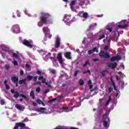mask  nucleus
Listing matches in <instances>:
<instances>
[{
	"label": "nucleus",
	"instance_id": "c03bdc74",
	"mask_svg": "<svg viewBox=\"0 0 129 129\" xmlns=\"http://www.w3.org/2000/svg\"><path fill=\"white\" fill-rule=\"evenodd\" d=\"M19 126H20V125H19V123L16 124L14 129H19Z\"/></svg>",
	"mask_w": 129,
	"mask_h": 129
},
{
	"label": "nucleus",
	"instance_id": "2eb2a0df",
	"mask_svg": "<svg viewBox=\"0 0 129 129\" xmlns=\"http://www.w3.org/2000/svg\"><path fill=\"white\" fill-rule=\"evenodd\" d=\"M76 5V0L73 1L71 2L70 4V8L72 11H73V6H75Z\"/></svg>",
	"mask_w": 129,
	"mask_h": 129
},
{
	"label": "nucleus",
	"instance_id": "ea45409f",
	"mask_svg": "<svg viewBox=\"0 0 129 129\" xmlns=\"http://www.w3.org/2000/svg\"><path fill=\"white\" fill-rule=\"evenodd\" d=\"M93 52H96L97 53H98V50L97 49V47H95L93 49Z\"/></svg>",
	"mask_w": 129,
	"mask_h": 129
},
{
	"label": "nucleus",
	"instance_id": "f8f14e48",
	"mask_svg": "<svg viewBox=\"0 0 129 129\" xmlns=\"http://www.w3.org/2000/svg\"><path fill=\"white\" fill-rule=\"evenodd\" d=\"M103 120L105 121H109V117H108V113L106 112L103 115Z\"/></svg>",
	"mask_w": 129,
	"mask_h": 129
},
{
	"label": "nucleus",
	"instance_id": "aec40b11",
	"mask_svg": "<svg viewBox=\"0 0 129 129\" xmlns=\"http://www.w3.org/2000/svg\"><path fill=\"white\" fill-rule=\"evenodd\" d=\"M108 122H109V121L103 120V125H104V127H108Z\"/></svg>",
	"mask_w": 129,
	"mask_h": 129
},
{
	"label": "nucleus",
	"instance_id": "09e8293b",
	"mask_svg": "<svg viewBox=\"0 0 129 129\" xmlns=\"http://www.w3.org/2000/svg\"><path fill=\"white\" fill-rule=\"evenodd\" d=\"M88 53L89 55H91V54H92V53H93V50H88Z\"/></svg>",
	"mask_w": 129,
	"mask_h": 129
},
{
	"label": "nucleus",
	"instance_id": "b1692460",
	"mask_svg": "<svg viewBox=\"0 0 129 129\" xmlns=\"http://www.w3.org/2000/svg\"><path fill=\"white\" fill-rule=\"evenodd\" d=\"M34 77L33 76L28 75L26 79V80H28L29 81H31V80H33Z\"/></svg>",
	"mask_w": 129,
	"mask_h": 129
},
{
	"label": "nucleus",
	"instance_id": "680f3d73",
	"mask_svg": "<svg viewBox=\"0 0 129 129\" xmlns=\"http://www.w3.org/2000/svg\"><path fill=\"white\" fill-rule=\"evenodd\" d=\"M104 50H108V46L106 45L104 48Z\"/></svg>",
	"mask_w": 129,
	"mask_h": 129
},
{
	"label": "nucleus",
	"instance_id": "3c124183",
	"mask_svg": "<svg viewBox=\"0 0 129 129\" xmlns=\"http://www.w3.org/2000/svg\"><path fill=\"white\" fill-rule=\"evenodd\" d=\"M37 79H38V77L35 76L34 77H33V81H34V82H36Z\"/></svg>",
	"mask_w": 129,
	"mask_h": 129
},
{
	"label": "nucleus",
	"instance_id": "1a4fd4ad",
	"mask_svg": "<svg viewBox=\"0 0 129 129\" xmlns=\"http://www.w3.org/2000/svg\"><path fill=\"white\" fill-rule=\"evenodd\" d=\"M13 29L14 33H20V31L21 29L20 28V26L18 25H15L13 26Z\"/></svg>",
	"mask_w": 129,
	"mask_h": 129
},
{
	"label": "nucleus",
	"instance_id": "f3484780",
	"mask_svg": "<svg viewBox=\"0 0 129 129\" xmlns=\"http://www.w3.org/2000/svg\"><path fill=\"white\" fill-rule=\"evenodd\" d=\"M45 110H46V108L41 107L36 109V111H38V112H44Z\"/></svg>",
	"mask_w": 129,
	"mask_h": 129
},
{
	"label": "nucleus",
	"instance_id": "864d4df0",
	"mask_svg": "<svg viewBox=\"0 0 129 129\" xmlns=\"http://www.w3.org/2000/svg\"><path fill=\"white\" fill-rule=\"evenodd\" d=\"M92 61H93L94 62L99 61V58H94L93 59Z\"/></svg>",
	"mask_w": 129,
	"mask_h": 129
},
{
	"label": "nucleus",
	"instance_id": "e433bc0d",
	"mask_svg": "<svg viewBox=\"0 0 129 129\" xmlns=\"http://www.w3.org/2000/svg\"><path fill=\"white\" fill-rule=\"evenodd\" d=\"M104 38H105V35L103 34L99 37V40H101V39H104Z\"/></svg>",
	"mask_w": 129,
	"mask_h": 129
},
{
	"label": "nucleus",
	"instance_id": "c9c22d12",
	"mask_svg": "<svg viewBox=\"0 0 129 129\" xmlns=\"http://www.w3.org/2000/svg\"><path fill=\"white\" fill-rule=\"evenodd\" d=\"M79 73V70H77L75 72L74 76L76 77L77 76V74H78V73Z\"/></svg>",
	"mask_w": 129,
	"mask_h": 129
},
{
	"label": "nucleus",
	"instance_id": "bf43d9fd",
	"mask_svg": "<svg viewBox=\"0 0 129 129\" xmlns=\"http://www.w3.org/2000/svg\"><path fill=\"white\" fill-rule=\"evenodd\" d=\"M55 70H51V73H52V74H55Z\"/></svg>",
	"mask_w": 129,
	"mask_h": 129
},
{
	"label": "nucleus",
	"instance_id": "13d9d810",
	"mask_svg": "<svg viewBox=\"0 0 129 129\" xmlns=\"http://www.w3.org/2000/svg\"><path fill=\"white\" fill-rule=\"evenodd\" d=\"M48 92H50V90L49 89H47L44 91V93L46 94L48 93Z\"/></svg>",
	"mask_w": 129,
	"mask_h": 129
},
{
	"label": "nucleus",
	"instance_id": "7c9ffc66",
	"mask_svg": "<svg viewBox=\"0 0 129 129\" xmlns=\"http://www.w3.org/2000/svg\"><path fill=\"white\" fill-rule=\"evenodd\" d=\"M104 51H101L99 53V56L100 57H104Z\"/></svg>",
	"mask_w": 129,
	"mask_h": 129
},
{
	"label": "nucleus",
	"instance_id": "69168bd1",
	"mask_svg": "<svg viewBox=\"0 0 129 129\" xmlns=\"http://www.w3.org/2000/svg\"><path fill=\"white\" fill-rule=\"evenodd\" d=\"M20 74L21 75H24V71H20Z\"/></svg>",
	"mask_w": 129,
	"mask_h": 129
},
{
	"label": "nucleus",
	"instance_id": "a211bd4d",
	"mask_svg": "<svg viewBox=\"0 0 129 129\" xmlns=\"http://www.w3.org/2000/svg\"><path fill=\"white\" fill-rule=\"evenodd\" d=\"M112 99L111 96H109L108 99L106 102L105 106H107V105H109V103H110V101Z\"/></svg>",
	"mask_w": 129,
	"mask_h": 129
},
{
	"label": "nucleus",
	"instance_id": "79ce46f5",
	"mask_svg": "<svg viewBox=\"0 0 129 129\" xmlns=\"http://www.w3.org/2000/svg\"><path fill=\"white\" fill-rule=\"evenodd\" d=\"M43 101H42V100H40V99H37V100H36V102H37V103H38L39 104H41V103H42V102Z\"/></svg>",
	"mask_w": 129,
	"mask_h": 129
},
{
	"label": "nucleus",
	"instance_id": "2f4dec72",
	"mask_svg": "<svg viewBox=\"0 0 129 129\" xmlns=\"http://www.w3.org/2000/svg\"><path fill=\"white\" fill-rule=\"evenodd\" d=\"M18 124L19 125V126H21V127H25V126H26V124H25V123H18Z\"/></svg>",
	"mask_w": 129,
	"mask_h": 129
},
{
	"label": "nucleus",
	"instance_id": "9d476101",
	"mask_svg": "<svg viewBox=\"0 0 129 129\" xmlns=\"http://www.w3.org/2000/svg\"><path fill=\"white\" fill-rule=\"evenodd\" d=\"M11 93H15V94L13 96V97H14V98H18L19 97V96H20V94L19 93V92H15V90L14 89H12L11 90Z\"/></svg>",
	"mask_w": 129,
	"mask_h": 129
},
{
	"label": "nucleus",
	"instance_id": "0e129e2a",
	"mask_svg": "<svg viewBox=\"0 0 129 129\" xmlns=\"http://www.w3.org/2000/svg\"><path fill=\"white\" fill-rule=\"evenodd\" d=\"M33 106H34V107L37 106V103H36V102H33Z\"/></svg>",
	"mask_w": 129,
	"mask_h": 129
},
{
	"label": "nucleus",
	"instance_id": "58836bf2",
	"mask_svg": "<svg viewBox=\"0 0 129 129\" xmlns=\"http://www.w3.org/2000/svg\"><path fill=\"white\" fill-rule=\"evenodd\" d=\"M112 90H113V89L111 88V87L108 88V91L109 93H111V92H112Z\"/></svg>",
	"mask_w": 129,
	"mask_h": 129
},
{
	"label": "nucleus",
	"instance_id": "37998d69",
	"mask_svg": "<svg viewBox=\"0 0 129 129\" xmlns=\"http://www.w3.org/2000/svg\"><path fill=\"white\" fill-rule=\"evenodd\" d=\"M20 96H22L23 98H24L25 99H27V96L24 95L23 94H20Z\"/></svg>",
	"mask_w": 129,
	"mask_h": 129
},
{
	"label": "nucleus",
	"instance_id": "8fccbe9b",
	"mask_svg": "<svg viewBox=\"0 0 129 129\" xmlns=\"http://www.w3.org/2000/svg\"><path fill=\"white\" fill-rule=\"evenodd\" d=\"M107 30L108 31H109V32H112V28H111V27L107 28Z\"/></svg>",
	"mask_w": 129,
	"mask_h": 129
},
{
	"label": "nucleus",
	"instance_id": "a878e982",
	"mask_svg": "<svg viewBox=\"0 0 129 129\" xmlns=\"http://www.w3.org/2000/svg\"><path fill=\"white\" fill-rule=\"evenodd\" d=\"M15 107L19 110H22L23 109V108L22 107V106H20V105H19L18 104H16L15 105Z\"/></svg>",
	"mask_w": 129,
	"mask_h": 129
},
{
	"label": "nucleus",
	"instance_id": "9b49d317",
	"mask_svg": "<svg viewBox=\"0 0 129 129\" xmlns=\"http://www.w3.org/2000/svg\"><path fill=\"white\" fill-rule=\"evenodd\" d=\"M119 60H121V56L120 55H117L116 56H113L111 58V61H116L118 60L119 61Z\"/></svg>",
	"mask_w": 129,
	"mask_h": 129
},
{
	"label": "nucleus",
	"instance_id": "ddd939ff",
	"mask_svg": "<svg viewBox=\"0 0 129 129\" xmlns=\"http://www.w3.org/2000/svg\"><path fill=\"white\" fill-rule=\"evenodd\" d=\"M110 81H111V82L112 83V85H113V87L114 88V90L116 91V90H117L116 86H115V83L114 82V81H113V79H112V77H111Z\"/></svg>",
	"mask_w": 129,
	"mask_h": 129
},
{
	"label": "nucleus",
	"instance_id": "4d7b16f0",
	"mask_svg": "<svg viewBox=\"0 0 129 129\" xmlns=\"http://www.w3.org/2000/svg\"><path fill=\"white\" fill-rule=\"evenodd\" d=\"M69 108L67 107H62V109H63V110H68V109H69Z\"/></svg>",
	"mask_w": 129,
	"mask_h": 129
},
{
	"label": "nucleus",
	"instance_id": "c85d7f7f",
	"mask_svg": "<svg viewBox=\"0 0 129 129\" xmlns=\"http://www.w3.org/2000/svg\"><path fill=\"white\" fill-rule=\"evenodd\" d=\"M64 19H66L68 21H70V20H71V16L70 15H66L64 16Z\"/></svg>",
	"mask_w": 129,
	"mask_h": 129
},
{
	"label": "nucleus",
	"instance_id": "cd10ccee",
	"mask_svg": "<svg viewBox=\"0 0 129 129\" xmlns=\"http://www.w3.org/2000/svg\"><path fill=\"white\" fill-rule=\"evenodd\" d=\"M87 65H88L89 66H90V63H89V60H87L86 61L85 63L83 65V67H86V66H87Z\"/></svg>",
	"mask_w": 129,
	"mask_h": 129
},
{
	"label": "nucleus",
	"instance_id": "412c9836",
	"mask_svg": "<svg viewBox=\"0 0 129 129\" xmlns=\"http://www.w3.org/2000/svg\"><path fill=\"white\" fill-rule=\"evenodd\" d=\"M30 95L31 97H32V99H35L36 97L35 96V93H34V91H31L30 93Z\"/></svg>",
	"mask_w": 129,
	"mask_h": 129
},
{
	"label": "nucleus",
	"instance_id": "20e7f679",
	"mask_svg": "<svg viewBox=\"0 0 129 129\" xmlns=\"http://www.w3.org/2000/svg\"><path fill=\"white\" fill-rule=\"evenodd\" d=\"M11 81L13 82V83L16 84V87H18V86H19V85L18 84L19 83V78L13 76L11 78Z\"/></svg>",
	"mask_w": 129,
	"mask_h": 129
},
{
	"label": "nucleus",
	"instance_id": "a18cd8bd",
	"mask_svg": "<svg viewBox=\"0 0 129 129\" xmlns=\"http://www.w3.org/2000/svg\"><path fill=\"white\" fill-rule=\"evenodd\" d=\"M13 64L15 66H17V65H18V61L16 60H14Z\"/></svg>",
	"mask_w": 129,
	"mask_h": 129
},
{
	"label": "nucleus",
	"instance_id": "6ab92c4d",
	"mask_svg": "<svg viewBox=\"0 0 129 129\" xmlns=\"http://www.w3.org/2000/svg\"><path fill=\"white\" fill-rule=\"evenodd\" d=\"M4 85H5L6 89H7V90H9L10 87V86L8 85V81L7 80L4 81Z\"/></svg>",
	"mask_w": 129,
	"mask_h": 129
},
{
	"label": "nucleus",
	"instance_id": "393cba45",
	"mask_svg": "<svg viewBox=\"0 0 129 129\" xmlns=\"http://www.w3.org/2000/svg\"><path fill=\"white\" fill-rule=\"evenodd\" d=\"M107 73H108V72L107 70H103L101 72L102 76H105V75L107 74Z\"/></svg>",
	"mask_w": 129,
	"mask_h": 129
},
{
	"label": "nucleus",
	"instance_id": "6e6d98bb",
	"mask_svg": "<svg viewBox=\"0 0 129 129\" xmlns=\"http://www.w3.org/2000/svg\"><path fill=\"white\" fill-rule=\"evenodd\" d=\"M43 78H44V76H43L39 77L38 80H42Z\"/></svg>",
	"mask_w": 129,
	"mask_h": 129
},
{
	"label": "nucleus",
	"instance_id": "5701e85b",
	"mask_svg": "<svg viewBox=\"0 0 129 129\" xmlns=\"http://www.w3.org/2000/svg\"><path fill=\"white\" fill-rule=\"evenodd\" d=\"M103 58L105 59H108V58H110V55L108 54V52H106L104 54Z\"/></svg>",
	"mask_w": 129,
	"mask_h": 129
},
{
	"label": "nucleus",
	"instance_id": "bb28decb",
	"mask_svg": "<svg viewBox=\"0 0 129 129\" xmlns=\"http://www.w3.org/2000/svg\"><path fill=\"white\" fill-rule=\"evenodd\" d=\"M83 18H84V19H87V18H88V13L84 12L83 14Z\"/></svg>",
	"mask_w": 129,
	"mask_h": 129
},
{
	"label": "nucleus",
	"instance_id": "4468645a",
	"mask_svg": "<svg viewBox=\"0 0 129 129\" xmlns=\"http://www.w3.org/2000/svg\"><path fill=\"white\" fill-rule=\"evenodd\" d=\"M13 18H17V17L20 18V17H21V14H20V12H19V11H17L13 13Z\"/></svg>",
	"mask_w": 129,
	"mask_h": 129
},
{
	"label": "nucleus",
	"instance_id": "603ef678",
	"mask_svg": "<svg viewBox=\"0 0 129 129\" xmlns=\"http://www.w3.org/2000/svg\"><path fill=\"white\" fill-rule=\"evenodd\" d=\"M1 105H4L5 104V100H2L1 101Z\"/></svg>",
	"mask_w": 129,
	"mask_h": 129
},
{
	"label": "nucleus",
	"instance_id": "473e14b6",
	"mask_svg": "<svg viewBox=\"0 0 129 129\" xmlns=\"http://www.w3.org/2000/svg\"><path fill=\"white\" fill-rule=\"evenodd\" d=\"M55 100H57V98H54L51 100H48V102L49 103H51L53 102V101H55Z\"/></svg>",
	"mask_w": 129,
	"mask_h": 129
},
{
	"label": "nucleus",
	"instance_id": "4be33fe9",
	"mask_svg": "<svg viewBox=\"0 0 129 129\" xmlns=\"http://www.w3.org/2000/svg\"><path fill=\"white\" fill-rule=\"evenodd\" d=\"M26 81H27V79H24L23 80H21L19 81V83L20 85L22 84H26Z\"/></svg>",
	"mask_w": 129,
	"mask_h": 129
},
{
	"label": "nucleus",
	"instance_id": "052dcab7",
	"mask_svg": "<svg viewBox=\"0 0 129 129\" xmlns=\"http://www.w3.org/2000/svg\"><path fill=\"white\" fill-rule=\"evenodd\" d=\"M88 84H89V85H91V84H92V82L91 81V80H89L88 82Z\"/></svg>",
	"mask_w": 129,
	"mask_h": 129
},
{
	"label": "nucleus",
	"instance_id": "49530a36",
	"mask_svg": "<svg viewBox=\"0 0 129 129\" xmlns=\"http://www.w3.org/2000/svg\"><path fill=\"white\" fill-rule=\"evenodd\" d=\"M36 74H38V75H42V72L40 71H37L36 72Z\"/></svg>",
	"mask_w": 129,
	"mask_h": 129
},
{
	"label": "nucleus",
	"instance_id": "5fc2aeb1",
	"mask_svg": "<svg viewBox=\"0 0 129 129\" xmlns=\"http://www.w3.org/2000/svg\"><path fill=\"white\" fill-rule=\"evenodd\" d=\"M10 68V66L9 65H6L5 66V69L6 70H9V69Z\"/></svg>",
	"mask_w": 129,
	"mask_h": 129
},
{
	"label": "nucleus",
	"instance_id": "7ed1b4c3",
	"mask_svg": "<svg viewBox=\"0 0 129 129\" xmlns=\"http://www.w3.org/2000/svg\"><path fill=\"white\" fill-rule=\"evenodd\" d=\"M22 44L24 45V46H26V47H28V48H30V49H32L33 48V45H32V43H31V42L29 41V40L27 39H24L22 41Z\"/></svg>",
	"mask_w": 129,
	"mask_h": 129
},
{
	"label": "nucleus",
	"instance_id": "dca6fc26",
	"mask_svg": "<svg viewBox=\"0 0 129 129\" xmlns=\"http://www.w3.org/2000/svg\"><path fill=\"white\" fill-rule=\"evenodd\" d=\"M65 57L66 58H67V59H71V52H67L65 54Z\"/></svg>",
	"mask_w": 129,
	"mask_h": 129
},
{
	"label": "nucleus",
	"instance_id": "f257e3e1",
	"mask_svg": "<svg viewBox=\"0 0 129 129\" xmlns=\"http://www.w3.org/2000/svg\"><path fill=\"white\" fill-rule=\"evenodd\" d=\"M41 15L42 16L40 17L41 22L38 23V27H42L43 24L46 25L51 21V16L48 13H41Z\"/></svg>",
	"mask_w": 129,
	"mask_h": 129
},
{
	"label": "nucleus",
	"instance_id": "72a5a7b5",
	"mask_svg": "<svg viewBox=\"0 0 129 129\" xmlns=\"http://www.w3.org/2000/svg\"><path fill=\"white\" fill-rule=\"evenodd\" d=\"M79 85H81V86L83 85V84H84V81H83L82 80H80V81L79 82Z\"/></svg>",
	"mask_w": 129,
	"mask_h": 129
},
{
	"label": "nucleus",
	"instance_id": "a19ab883",
	"mask_svg": "<svg viewBox=\"0 0 129 129\" xmlns=\"http://www.w3.org/2000/svg\"><path fill=\"white\" fill-rule=\"evenodd\" d=\"M41 84H42L41 82H38L34 84V85H41Z\"/></svg>",
	"mask_w": 129,
	"mask_h": 129
},
{
	"label": "nucleus",
	"instance_id": "0eeeda50",
	"mask_svg": "<svg viewBox=\"0 0 129 129\" xmlns=\"http://www.w3.org/2000/svg\"><path fill=\"white\" fill-rule=\"evenodd\" d=\"M42 31L45 34V36H47V35H49L50 34V29L46 27H43L42 28Z\"/></svg>",
	"mask_w": 129,
	"mask_h": 129
},
{
	"label": "nucleus",
	"instance_id": "c756f323",
	"mask_svg": "<svg viewBox=\"0 0 129 129\" xmlns=\"http://www.w3.org/2000/svg\"><path fill=\"white\" fill-rule=\"evenodd\" d=\"M46 79L43 78L42 80V83H43V84H45V85H48V83L46 82Z\"/></svg>",
	"mask_w": 129,
	"mask_h": 129
},
{
	"label": "nucleus",
	"instance_id": "6e6552de",
	"mask_svg": "<svg viewBox=\"0 0 129 129\" xmlns=\"http://www.w3.org/2000/svg\"><path fill=\"white\" fill-rule=\"evenodd\" d=\"M117 66V63H110L108 65V67H109V68H111V69H113V70L115 69Z\"/></svg>",
	"mask_w": 129,
	"mask_h": 129
},
{
	"label": "nucleus",
	"instance_id": "774afa93",
	"mask_svg": "<svg viewBox=\"0 0 129 129\" xmlns=\"http://www.w3.org/2000/svg\"><path fill=\"white\" fill-rule=\"evenodd\" d=\"M71 129H79V128H76V127H72L71 128Z\"/></svg>",
	"mask_w": 129,
	"mask_h": 129
},
{
	"label": "nucleus",
	"instance_id": "f704fd0d",
	"mask_svg": "<svg viewBox=\"0 0 129 129\" xmlns=\"http://www.w3.org/2000/svg\"><path fill=\"white\" fill-rule=\"evenodd\" d=\"M63 97H64L63 95H60L57 98H56V99H57L58 101L61 100V99H62Z\"/></svg>",
	"mask_w": 129,
	"mask_h": 129
},
{
	"label": "nucleus",
	"instance_id": "338daca9",
	"mask_svg": "<svg viewBox=\"0 0 129 129\" xmlns=\"http://www.w3.org/2000/svg\"><path fill=\"white\" fill-rule=\"evenodd\" d=\"M115 77H116V79L117 81H118V80H119V78H118V76H116Z\"/></svg>",
	"mask_w": 129,
	"mask_h": 129
},
{
	"label": "nucleus",
	"instance_id": "f03ea898",
	"mask_svg": "<svg viewBox=\"0 0 129 129\" xmlns=\"http://www.w3.org/2000/svg\"><path fill=\"white\" fill-rule=\"evenodd\" d=\"M126 27H127L126 20H122L121 22L117 23V28L118 29H121V30H123V29H125Z\"/></svg>",
	"mask_w": 129,
	"mask_h": 129
},
{
	"label": "nucleus",
	"instance_id": "e2e57ef3",
	"mask_svg": "<svg viewBox=\"0 0 129 129\" xmlns=\"http://www.w3.org/2000/svg\"><path fill=\"white\" fill-rule=\"evenodd\" d=\"M25 67H26V68H30V64H26Z\"/></svg>",
	"mask_w": 129,
	"mask_h": 129
},
{
	"label": "nucleus",
	"instance_id": "423d86ee",
	"mask_svg": "<svg viewBox=\"0 0 129 129\" xmlns=\"http://www.w3.org/2000/svg\"><path fill=\"white\" fill-rule=\"evenodd\" d=\"M57 59L60 64H63V57H62V53H58Z\"/></svg>",
	"mask_w": 129,
	"mask_h": 129
},
{
	"label": "nucleus",
	"instance_id": "4c0bfd02",
	"mask_svg": "<svg viewBox=\"0 0 129 129\" xmlns=\"http://www.w3.org/2000/svg\"><path fill=\"white\" fill-rule=\"evenodd\" d=\"M13 56L15 58H19V55H18V54L16 53H13Z\"/></svg>",
	"mask_w": 129,
	"mask_h": 129
},
{
	"label": "nucleus",
	"instance_id": "39448f33",
	"mask_svg": "<svg viewBox=\"0 0 129 129\" xmlns=\"http://www.w3.org/2000/svg\"><path fill=\"white\" fill-rule=\"evenodd\" d=\"M60 41L61 39H60V37L57 36L55 39V48H56V49H58V48L60 47V45L61 44V43H60Z\"/></svg>",
	"mask_w": 129,
	"mask_h": 129
},
{
	"label": "nucleus",
	"instance_id": "de8ad7c7",
	"mask_svg": "<svg viewBox=\"0 0 129 129\" xmlns=\"http://www.w3.org/2000/svg\"><path fill=\"white\" fill-rule=\"evenodd\" d=\"M36 92H40V91H41V88L40 87L37 88L36 89Z\"/></svg>",
	"mask_w": 129,
	"mask_h": 129
}]
</instances>
